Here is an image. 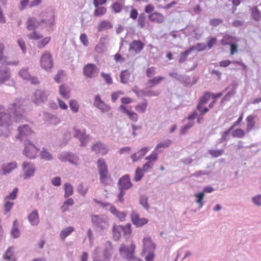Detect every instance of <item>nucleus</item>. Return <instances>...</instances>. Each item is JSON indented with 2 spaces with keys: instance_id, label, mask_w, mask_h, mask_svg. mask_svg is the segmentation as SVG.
I'll use <instances>...</instances> for the list:
<instances>
[{
  "instance_id": "1",
  "label": "nucleus",
  "mask_w": 261,
  "mask_h": 261,
  "mask_svg": "<svg viewBox=\"0 0 261 261\" xmlns=\"http://www.w3.org/2000/svg\"><path fill=\"white\" fill-rule=\"evenodd\" d=\"M13 120L8 111L0 106V137L7 138L9 136V127Z\"/></svg>"
},
{
  "instance_id": "2",
  "label": "nucleus",
  "mask_w": 261,
  "mask_h": 261,
  "mask_svg": "<svg viewBox=\"0 0 261 261\" xmlns=\"http://www.w3.org/2000/svg\"><path fill=\"white\" fill-rule=\"evenodd\" d=\"M136 246L134 244L131 243L129 245L122 244L119 247V253L120 256L128 261H141L140 258L135 257L134 256Z\"/></svg>"
},
{
  "instance_id": "3",
  "label": "nucleus",
  "mask_w": 261,
  "mask_h": 261,
  "mask_svg": "<svg viewBox=\"0 0 261 261\" xmlns=\"http://www.w3.org/2000/svg\"><path fill=\"white\" fill-rule=\"evenodd\" d=\"M91 218L93 227L98 231H103L109 226L108 219L104 215L92 214Z\"/></svg>"
},
{
  "instance_id": "4",
  "label": "nucleus",
  "mask_w": 261,
  "mask_h": 261,
  "mask_svg": "<svg viewBox=\"0 0 261 261\" xmlns=\"http://www.w3.org/2000/svg\"><path fill=\"white\" fill-rule=\"evenodd\" d=\"M8 109L13 111L16 122H20L21 120L24 118L23 115L24 109L21 99H15L13 103L9 105Z\"/></svg>"
},
{
  "instance_id": "5",
  "label": "nucleus",
  "mask_w": 261,
  "mask_h": 261,
  "mask_svg": "<svg viewBox=\"0 0 261 261\" xmlns=\"http://www.w3.org/2000/svg\"><path fill=\"white\" fill-rule=\"evenodd\" d=\"M97 169L99 174V179L101 184L105 186L108 184V167L104 159L100 158L97 161Z\"/></svg>"
},
{
  "instance_id": "6",
  "label": "nucleus",
  "mask_w": 261,
  "mask_h": 261,
  "mask_svg": "<svg viewBox=\"0 0 261 261\" xmlns=\"http://www.w3.org/2000/svg\"><path fill=\"white\" fill-rule=\"evenodd\" d=\"M39 149L29 140L24 141V148L23 154L30 159L35 158Z\"/></svg>"
},
{
  "instance_id": "7",
  "label": "nucleus",
  "mask_w": 261,
  "mask_h": 261,
  "mask_svg": "<svg viewBox=\"0 0 261 261\" xmlns=\"http://www.w3.org/2000/svg\"><path fill=\"white\" fill-rule=\"evenodd\" d=\"M48 94L46 91L36 90L32 96V101L37 105H40L47 100Z\"/></svg>"
},
{
  "instance_id": "8",
  "label": "nucleus",
  "mask_w": 261,
  "mask_h": 261,
  "mask_svg": "<svg viewBox=\"0 0 261 261\" xmlns=\"http://www.w3.org/2000/svg\"><path fill=\"white\" fill-rule=\"evenodd\" d=\"M73 136L77 138L81 142V146H85L89 141V136L86 134L84 130H81L77 129L76 127L73 128Z\"/></svg>"
},
{
  "instance_id": "9",
  "label": "nucleus",
  "mask_w": 261,
  "mask_h": 261,
  "mask_svg": "<svg viewBox=\"0 0 261 261\" xmlns=\"http://www.w3.org/2000/svg\"><path fill=\"white\" fill-rule=\"evenodd\" d=\"M99 69L94 64L89 63L83 68L84 74L89 78L95 77L98 73Z\"/></svg>"
},
{
  "instance_id": "10",
  "label": "nucleus",
  "mask_w": 261,
  "mask_h": 261,
  "mask_svg": "<svg viewBox=\"0 0 261 261\" xmlns=\"http://www.w3.org/2000/svg\"><path fill=\"white\" fill-rule=\"evenodd\" d=\"M41 66L46 70L50 69L53 66V60L50 54L45 52L41 56L40 60Z\"/></svg>"
},
{
  "instance_id": "11",
  "label": "nucleus",
  "mask_w": 261,
  "mask_h": 261,
  "mask_svg": "<svg viewBox=\"0 0 261 261\" xmlns=\"http://www.w3.org/2000/svg\"><path fill=\"white\" fill-rule=\"evenodd\" d=\"M91 150L96 154H100L102 155L108 153L109 150L107 146L100 141L94 143L91 147Z\"/></svg>"
},
{
  "instance_id": "12",
  "label": "nucleus",
  "mask_w": 261,
  "mask_h": 261,
  "mask_svg": "<svg viewBox=\"0 0 261 261\" xmlns=\"http://www.w3.org/2000/svg\"><path fill=\"white\" fill-rule=\"evenodd\" d=\"M22 170L24 173L23 178L27 179L34 176L35 167L31 163L24 162L22 164Z\"/></svg>"
},
{
  "instance_id": "13",
  "label": "nucleus",
  "mask_w": 261,
  "mask_h": 261,
  "mask_svg": "<svg viewBox=\"0 0 261 261\" xmlns=\"http://www.w3.org/2000/svg\"><path fill=\"white\" fill-rule=\"evenodd\" d=\"M94 105L102 113L108 112L110 110V107L101 100L99 95L95 96Z\"/></svg>"
},
{
  "instance_id": "14",
  "label": "nucleus",
  "mask_w": 261,
  "mask_h": 261,
  "mask_svg": "<svg viewBox=\"0 0 261 261\" xmlns=\"http://www.w3.org/2000/svg\"><path fill=\"white\" fill-rule=\"evenodd\" d=\"M132 222L136 227H139L148 222V220L146 218H140L139 214L135 211H133L130 215Z\"/></svg>"
},
{
  "instance_id": "15",
  "label": "nucleus",
  "mask_w": 261,
  "mask_h": 261,
  "mask_svg": "<svg viewBox=\"0 0 261 261\" xmlns=\"http://www.w3.org/2000/svg\"><path fill=\"white\" fill-rule=\"evenodd\" d=\"M119 189H123L127 190L130 189L133 184L130 180L129 177L128 175H124L122 176L118 181Z\"/></svg>"
},
{
  "instance_id": "16",
  "label": "nucleus",
  "mask_w": 261,
  "mask_h": 261,
  "mask_svg": "<svg viewBox=\"0 0 261 261\" xmlns=\"http://www.w3.org/2000/svg\"><path fill=\"white\" fill-rule=\"evenodd\" d=\"M18 131L19 132V134L16 138L20 141H22V139L24 136L30 135L32 133V129L27 124L19 126L18 128Z\"/></svg>"
},
{
  "instance_id": "17",
  "label": "nucleus",
  "mask_w": 261,
  "mask_h": 261,
  "mask_svg": "<svg viewBox=\"0 0 261 261\" xmlns=\"http://www.w3.org/2000/svg\"><path fill=\"white\" fill-rule=\"evenodd\" d=\"M11 77L9 69L3 66H0V85L9 81Z\"/></svg>"
},
{
  "instance_id": "18",
  "label": "nucleus",
  "mask_w": 261,
  "mask_h": 261,
  "mask_svg": "<svg viewBox=\"0 0 261 261\" xmlns=\"http://www.w3.org/2000/svg\"><path fill=\"white\" fill-rule=\"evenodd\" d=\"M143 242V251H154L155 249V245L152 242L150 237L144 238Z\"/></svg>"
},
{
  "instance_id": "19",
  "label": "nucleus",
  "mask_w": 261,
  "mask_h": 261,
  "mask_svg": "<svg viewBox=\"0 0 261 261\" xmlns=\"http://www.w3.org/2000/svg\"><path fill=\"white\" fill-rule=\"evenodd\" d=\"M93 261H108L105 255L101 253L100 248L97 247L93 251L92 254Z\"/></svg>"
},
{
  "instance_id": "20",
  "label": "nucleus",
  "mask_w": 261,
  "mask_h": 261,
  "mask_svg": "<svg viewBox=\"0 0 261 261\" xmlns=\"http://www.w3.org/2000/svg\"><path fill=\"white\" fill-rule=\"evenodd\" d=\"M149 20L158 23H163L165 20L164 16L160 13L155 12L148 16Z\"/></svg>"
},
{
  "instance_id": "21",
  "label": "nucleus",
  "mask_w": 261,
  "mask_h": 261,
  "mask_svg": "<svg viewBox=\"0 0 261 261\" xmlns=\"http://www.w3.org/2000/svg\"><path fill=\"white\" fill-rule=\"evenodd\" d=\"M40 25V21L35 17H30L27 21V28L29 31H32Z\"/></svg>"
},
{
  "instance_id": "22",
  "label": "nucleus",
  "mask_w": 261,
  "mask_h": 261,
  "mask_svg": "<svg viewBox=\"0 0 261 261\" xmlns=\"http://www.w3.org/2000/svg\"><path fill=\"white\" fill-rule=\"evenodd\" d=\"M28 220L32 225L36 226L39 223L38 211L34 210L28 216Z\"/></svg>"
},
{
  "instance_id": "23",
  "label": "nucleus",
  "mask_w": 261,
  "mask_h": 261,
  "mask_svg": "<svg viewBox=\"0 0 261 261\" xmlns=\"http://www.w3.org/2000/svg\"><path fill=\"white\" fill-rule=\"evenodd\" d=\"M113 245L111 242L108 241L106 242L105 247L103 252V254L105 255V257L108 260L111 258V256L113 254Z\"/></svg>"
},
{
  "instance_id": "24",
  "label": "nucleus",
  "mask_w": 261,
  "mask_h": 261,
  "mask_svg": "<svg viewBox=\"0 0 261 261\" xmlns=\"http://www.w3.org/2000/svg\"><path fill=\"white\" fill-rule=\"evenodd\" d=\"M17 166V163L15 162L3 165L2 166L3 174L6 175L7 174H9L14 169H15Z\"/></svg>"
},
{
  "instance_id": "25",
  "label": "nucleus",
  "mask_w": 261,
  "mask_h": 261,
  "mask_svg": "<svg viewBox=\"0 0 261 261\" xmlns=\"http://www.w3.org/2000/svg\"><path fill=\"white\" fill-rule=\"evenodd\" d=\"M113 24L107 20L101 21L97 25V29L98 32H102L106 30L113 28Z\"/></svg>"
},
{
  "instance_id": "26",
  "label": "nucleus",
  "mask_w": 261,
  "mask_h": 261,
  "mask_svg": "<svg viewBox=\"0 0 261 261\" xmlns=\"http://www.w3.org/2000/svg\"><path fill=\"white\" fill-rule=\"evenodd\" d=\"M144 47V44L140 41H133L129 46V50H133L136 53H139Z\"/></svg>"
},
{
  "instance_id": "27",
  "label": "nucleus",
  "mask_w": 261,
  "mask_h": 261,
  "mask_svg": "<svg viewBox=\"0 0 261 261\" xmlns=\"http://www.w3.org/2000/svg\"><path fill=\"white\" fill-rule=\"evenodd\" d=\"M194 197L195 198V202L198 204L199 209L201 208L204 204L205 194L201 192L195 193Z\"/></svg>"
},
{
  "instance_id": "28",
  "label": "nucleus",
  "mask_w": 261,
  "mask_h": 261,
  "mask_svg": "<svg viewBox=\"0 0 261 261\" xmlns=\"http://www.w3.org/2000/svg\"><path fill=\"white\" fill-rule=\"evenodd\" d=\"M210 96L211 93L210 92H205L204 93L203 96H202L199 99V102L197 106V110H200L203 105H205L208 102L210 98Z\"/></svg>"
},
{
  "instance_id": "29",
  "label": "nucleus",
  "mask_w": 261,
  "mask_h": 261,
  "mask_svg": "<svg viewBox=\"0 0 261 261\" xmlns=\"http://www.w3.org/2000/svg\"><path fill=\"white\" fill-rule=\"evenodd\" d=\"M121 225H116L114 224L113 226L112 232L113 235V239L115 241H117L121 237L122 232Z\"/></svg>"
},
{
  "instance_id": "30",
  "label": "nucleus",
  "mask_w": 261,
  "mask_h": 261,
  "mask_svg": "<svg viewBox=\"0 0 261 261\" xmlns=\"http://www.w3.org/2000/svg\"><path fill=\"white\" fill-rule=\"evenodd\" d=\"M59 159L62 162L69 161L72 164L74 163L73 155L70 152H65L61 154L59 156Z\"/></svg>"
},
{
  "instance_id": "31",
  "label": "nucleus",
  "mask_w": 261,
  "mask_h": 261,
  "mask_svg": "<svg viewBox=\"0 0 261 261\" xmlns=\"http://www.w3.org/2000/svg\"><path fill=\"white\" fill-rule=\"evenodd\" d=\"M196 49V46H191L187 50L181 52L180 53V56L179 59H178V62L179 63H183L185 61L186 59L187 58L188 55L189 54L192 52L193 50Z\"/></svg>"
},
{
  "instance_id": "32",
  "label": "nucleus",
  "mask_w": 261,
  "mask_h": 261,
  "mask_svg": "<svg viewBox=\"0 0 261 261\" xmlns=\"http://www.w3.org/2000/svg\"><path fill=\"white\" fill-rule=\"evenodd\" d=\"M165 79L163 76H155L148 81L147 84L149 88L153 87L154 86L159 84L162 81Z\"/></svg>"
},
{
  "instance_id": "33",
  "label": "nucleus",
  "mask_w": 261,
  "mask_h": 261,
  "mask_svg": "<svg viewBox=\"0 0 261 261\" xmlns=\"http://www.w3.org/2000/svg\"><path fill=\"white\" fill-rule=\"evenodd\" d=\"M110 211L112 214H113L121 221L123 220L126 217V214L124 212L118 211L117 208L114 206H112L110 207Z\"/></svg>"
},
{
  "instance_id": "34",
  "label": "nucleus",
  "mask_w": 261,
  "mask_h": 261,
  "mask_svg": "<svg viewBox=\"0 0 261 261\" xmlns=\"http://www.w3.org/2000/svg\"><path fill=\"white\" fill-rule=\"evenodd\" d=\"M255 116L250 115H249L247 118L246 121L247 122L246 130L247 132H250L254 128L255 121H254Z\"/></svg>"
},
{
  "instance_id": "35",
  "label": "nucleus",
  "mask_w": 261,
  "mask_h": 261,
  "mask_svg": "<svg viewBox=\"0 0 261 261\" xmlns=\"http://www.w3.org/2000/svg\"><path fill=\"white\" fill-rule=\"evenodd\" d=\"M148 197L144 195H141L139 197V202L145 210L148 211L150 208V205L148 202Z\"/></svg>"
},
{
  "instance_id": "36",
  "label": "nucleus",
  "mask_w": 261,
  "mask_h": 261,
  "mask_svg": "<svg viewBox=\"0 0 261 261\" xmlns=\"http://www.w3.org/2000/svg\"><path fill=\"white\" fill-rule=\"evenodd\" d=\"M40 25L43 24L45 26H52L55 24L54 16L51 13L48 19H42L40 21Z\"/></svg>"
},
{
  "instance_id": "37",
  "label": "nucleus",
  "mask_w": 261,
  "mask_h": 261,
  "mask_svg": "<svg viewBox=\"0 0 261 261\" xmlns=\"http://www.w3.org/2000/svg\"><path fill=\"white\" fill-rule=\"evenodd\" d=\"M17 221L14 220L13 222V226L11 230V234L13 238H18L20 236V231L16 225Z\"/></svg>"
},
{
  "instance_id": "38",
  "label": "nucleus",
  "mask_w": 261,
  "mask_h": 261,
  "mask_svg": "<svg viewBox=\"0 0 261 261\" xmlns=\"http://www.w3.org/2000/svg\"><path fill=\"white\" fill-rule=\"evenodd\" d=\"M74 231V228L72 226H69L66 228L63 229L60 234V238L61 240H64L65 238L68 236L71 232Z\"/></svg>"
},
{
  "instance_id": "39",
  "label": "nucleus",
  "mask_w": 261,
  "mask_h": 261,
  "mask_svg": "<svg viewBox=\"0 0 261 261\" xmlns=\"http://www.w3.org/2000/svg\"><path fill=\"white\" fill-rule=\"evenodd\" d=\"M130 76V72L127 70H124L121 71L120 74V82L123 84H126L127 83Z\"/></svg>"
},
{
  "instance_id": "40",
  "label": "nucleus",
  "mask_w": 261,
  "mask_h": 261,
  "mask_svg": "<svg viewBox=\"0 0 261 261\" xmlns=\"http://www.w3.org/2000/svg\"><path fill=\"white\" fill-rule=\"evenodd\" d=\"M41 159L46 161H50L53 160L52 154L49 152L47 149L43 148L40 154Z\"/></svg>"
},
{
  "instance_id": "41",
  "label": "nucleus",
  "mask_w": 261,
  "mask_h": 261,
  "mask_svg": "<svg viewBox=\"0 0 261 261\" xmlns=\"http://www.w3.org/2000/svg\"><path fill=\"white\" fill-rule=\"evenodd\" d=\"M147 107V101L144 99L143 102L139 103L135 107V110L139 113H144Z\"/></svg>"
},
{
  "instance_id": "42",
  "label": "nucleus",
  "mask_w": 261,
  "mask_h": 261,
  "mask_svg": "<svg viewBox=\"0 0 261 261\" xmlns=\"http://www.w3.org/2000/svg\"><path fill=\"white\" fill-rule=\"evenodd\" d=\"M60 94L65 99H68L70 97V94L68 88L65 85H61L59 88Z\"/></svg>"
},
{
  "instance_id": "43",
  "label": "nucleus",
  "mask_w": 261,
  "mask_h": 261,
  "mask_svg": "<svg viewBox=\"0 0 261 261\" xmlns=\"http://www.w3.org/2000/svg\"><path fill=\"white\" fill-rule=\"evenodd\" d=\"M13 247H9L4 254V258L7 260H12V261H15L14 258H12L13 255Z\"/></svg>"
},
{
  "instance_id": "44",
  "label": "nucleus",
  "mask_w": 261,
  "mask_h": 261,
  "mask_svg": "<svg viewBox=\"0 0 261 261\" xmlns=\"http://www.w3.org/2000/svg\"><path fill=\"white\" fill-rule=\"evenodd\" d=\"M180 82L185 87H191L192 86L191 78L189 76L182 75Z\"/></svg>"
},
{
  "instance_id": "45",
  "label": "nucleus",
  "mask_w": 261,
  "mask_h": 261,
  "mask_svg": "<svg viewBox=\"0 0 261 261\" xmlns=\"http://www.w3.org/2000/svg\"><path fill=\"white\" fill-rule=\"evenodd\" d=\"M65 189V198H67L73 194V187L69 183H66L64 185Z\"/></svg>"
},
{
  "instance_id": "46",
  "label": "nucleus",
  "mask_w": 261,
  "mask_h": 261,
  "mask_svg": "<svg viewBox=\"0 0 261 261\" xmlns=\"http://www.w3.org/2000/svg\"><path fill=\"white\" fill-rule=\"evenodd\" d=\"M251 15L254 20L258 21L261 18V12L256 7H255L251 10Z\"/></svg>"
},
{
  "instance_id": "47",
  "label": "nucleus",
  "mask_w": 261,
  "mask_h": 261,
  "mask_svg": "<svg viewBox=\"0 0 261 261\" xmlns=\"http://www.w3.org/2000/svg\"><path fill=\"white\" fill-rule=\"evenodd\" d=\"M96 8V9L94 12V16L95 17H100L107 12V8L105 7H98Z\"/></svg>"
},
{
  "instance_id": "48",
  "label": "nucleus",
  "mask_w": 261,
  "mask_h": 261,
  "mask_svg": "<svg viewBox=\"0 0 261 261\" xmlns=\"http://www.w3.org/2000/svg\"><path fill=\"white\" fill-rule=\"evenodd\" d=\"M231 135L234 138H242L245 136V133L243 129L238 128L232 131Z\"/></svg>"
},
{
  "instance_id": "49",
  "label": "nucleus",
  "mask_w": 261,
  "mask_h": 261,
  "mask_svg": "<svg viewBox=\"0 0 261 261\" xmlns=\"http://www.w3.org/2000/svg\"><path fill=\"white\" fill-rule=\"evenodd\" d=\"M233 129L232 127H229L227 130L221 133V138L219 140V143H222L224 142L227 141L229 139L227 138V136Z\"/></svg>"
},
{
  "instance_id": "50",
  "label": "nucleus",
  "mask_w": 261,
  "mask_h": 261,
  "mask_svg": "<svg viewBox=\"0 0 261 261\" xmlns=\"http://www.w3.org/2000/svg\"><path fill=\"white\" fill-rule=\"evenodd\" d=\"M146 15L144 13H141L138 19V25L139 28L143 29L145 26Z\"/></svg>"
},
{
  "instance_id": "51",
  "label": "nucleus",
  "mask_w": 261,
  "mask_h": 261,
  "mask_svg": "<svg viewBox=\"0 0 261 261\" xmlns=\"http://www.w3.org/2000/svg\"><path fill=\"white\" fill-rule=\"evenodd\" d=\"M212 172L210 170H200L195 172V173L192 174L190 175V177H199L202 175H208L211 174Z\"/></svg>"
},
{
  "instance_id": "52",
  "label": "nucleus",
  "mask_w": 261,
  "mask_h": 261,
  "mask_svg": "<svg viewBox=\"0 0 261 261\" xmlns=\"http://www.w3.org/2000/svg\"><path fill=\"white\" fill-rule=\"evenodd\" d=\"M143 172V170L140 168H137L136 169L134 177V180L136 181H139L144 176Z\"/></svg>"
},
{
  "instance_id": "53",
  "label": "nucleus",
  "mask_w": 261,
  "mask_h": 261,
  "mask_svg": "<svg viewBox=\"0 0 261 261\" xmlns=\"http://www.w3.org/2000/svg\"><path fill=\"white\" fill-rule=\"evenodd\" d=\"M233 40V37L230 35H225L221 40V44L224 45H227L231 44V42Z\"/></svg>"
},
{
  "instance_id": "54",
  "label": "nucleus",
  "mask_w": 261,
  "mask_h": 261,
  "mask_svg": "<svg viewBox=\"0 0 261 261\" xmlns=\"http://www.w3.org/2000/svg\"><path fill=\"white\" fill-rule=\"evenodd\" d=\"M172 143V141L169 139H167L165 141L158 144L155 147V149L160 148H167Z\"/></svg>"
},
{
  "instance_id": "55",
  "label": "nucleus",
  "mask_w": 261,
  "mask_h": 261,
  "mask_svg": "<svg viewBox=\"0 0 261 261\" xmlns=\"http://www.w3.org/2000/svg\"><path fill=\"white\" fill-rule=\"evenodd\" d=\"M19 75L24 80H28L30 79V74L27 68H22L19 71Z\"/></svg>"
},
{
  "instance_id": "56",
  "label": "nucleus",
  "mask_w": 261,
  "mask_h": 261,
  "mask_svg": "<svg viewBox=\"0 0 261 261\" xmlns=\"http://www.w3.org/2000/svg\"><path fill=\"white\" fill-rule=\"evenodd\" d=\"M18 192V189L15 188L12 192H11L8 196L5 197L6 200L11 199L14 200L16 198L17 194Z\"/></svg>"
},
{
  "instance_id": "57",
  "label": "nucleus",
  "mask_w": 261,
  "mask_h": 261,
  "mask_svg": "<svg viewBox=\"0 0 261 261\" xmlns=\"http://www.w3.org/2000/svg\"><path fill=\"white\" fill-rule=\"evenodd\" d=\"M252 202L257 207H261V195L258 194L252 197Z\"/></svg>"
},
{
  "instance_id": "58",
  "label": "nucleus",
  "mask_w": 261,
  "mask_h": 261,
  "mask_svg": "<svg viewBox=\"0 0 261 261\" xmlns=\"http://www.w3.org/2000/svg\"><path fill=\"white\" fill-rule=\"evenodd\" d=\"M50 40L49 37H47L39 41L37 44V47L39 48H42L44 47Z\"/></svg>"
},
{
  "instance_id": "59",
  "label": "nucleus",
  "mask_w": 261,
  "mask_h": 261,
  "mask_svg": "<svg viewBox=\"0 0 261 261\" xmlns=\"http://www.w3.org/2000/svg\"><path fill=\"white\" fill-rule=\"evenodd\" d=\"M223 152L224 150L223 149L208 150L209 154L214 158H217L220 156L223 153Z\"/></svg>"
},
{
  "instance_id": "60",
  "label": "nucleus",
  "mask_w": 261,
  "mask_h": 261,
  "mask_svg": "<svg viewBox=\"0 0 261 261\" xmlns=\"http://www.w3.org/2000/svg\"><path fill=\"white\" fill-rule=\"evenodd\" d=\"M69 107L71 110L74 113H76L79 111V105L77 102L74 100H70L69 101Z\"/></svg>"
},
{
  "instance_id": "61",
  "label": "nucleus",
  "mask_w": 261,
  "mask_h": 261,
  "mask_svg": "<svg viewBox=\"0 0 261 261\" xmlns=\"http://www.w3.org/2000/svg\"><path fill=\"white\" fill-rule=\"evenodd\" d=\"M194 125L193 122H190L183 127H181L180 130V134L185 135L186 134L188 130H189L190 128H191Z\"/></svg>"
},
{
  "instance_id": "62",
  "label": "nucleus",
  "mask_w": 261,
  "mask_h": 261,
  "mask_svg": "<svg viewBox=\"0 0 261 261\" xmlns=\"http://www.w3.org/2000/svg\"><path fill=\"white\" fill-rule=\"evenodd\" d=\"M122 227V232L123 234H129L131 232V225L129 223L127 224L125 226L121 225Z\"/></svg>"
},
{
  "instance_id": "63",
  "label": "nucleus",
  "mask_w": 261,
  "mask_h": 261,
  "mask_svg": "<svg viewBox=\"0 0 261 261\" xmlns=\"http://www.w3.org/2000/svg\"><path fill=\"white\" fill-rule=\"evenodd\" d=\"M153 165V163L152 161H149L146 163H145L142 167V168H141L143 171L146 172L149 169H151Z\"/></svg>"
},
{
  "instance_id": "64",
  "label": "nucleus",
  "mask_w": 261,
  "mask_h": 261,
  "mask_svg": "<svg viewBox=\"0 0 261 261\" xmlns=\"http://www.w3.org/2000/svg\"><path fill=\"white\" fill-rule=\"evenodd\" d=\"M129 119L134 122H137L138 120V114L134 112L129 111L127 114Z\"/></svg>"
}]
</instances>
